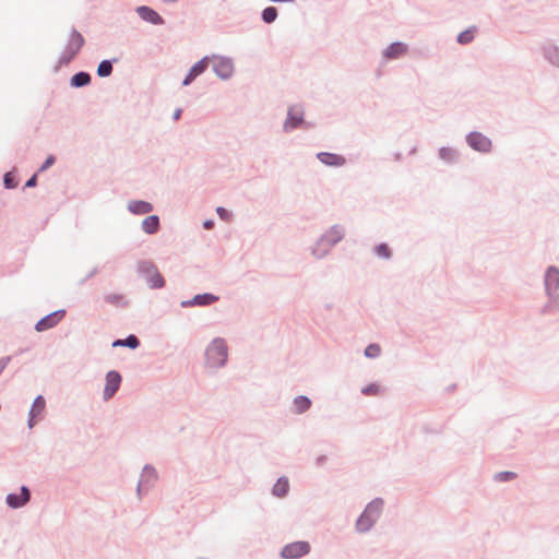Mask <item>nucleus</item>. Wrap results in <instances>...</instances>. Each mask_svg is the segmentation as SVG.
Listing matches in <instances>:
<instances>
[{"label": "nucleus", "instance_id": "nucleus-43", "mask_svg": "<svg viewBox=\"0 0 559 559\" xmlns=\"http://www.w3.org/2000/svg\"><path fill=\"white\" fill-rule=\"evenodd\" d=\"M180 115H181V109H177L174 114V119L175 120H178L180 118Z\"/></svg>", "mask_w": 559, "mask_h": 559}, {"label": "nucleus", "instance_id": "nucleus-25", "mask_svg": "<svg viewBox=\"0 0 559 559\" xmlns=\"http://www.w3.org/2000/svg\"><path fill=\"white\" fill-rule=\"evenodd\" d=\"M475 32L476 28L473 27L460 33L457 36V41L462 45L471 43L474 39Z\"/></svg>", "mask_w": 559, "mask_h": 559}, {"label": "nucleus", "instance_id": "nucleus-17", "mask_svg": "<svg viewBox=\"0 0 559 559\" xmlns=\"http://www.w3.org/2000/svg\"><path fill=\"white\" fill-rule=\"evenodd\" d=\"M128 209L134 214H147L153 210V206L151 203L145 201H131L128 204Z\"/></svg>", "mask_w": 559, "mask_h": 559}, {"label": "nucleus", "instance_id": "nucleus-38", "mask_svg": "<svg viewBox=\"0 0 559 559\" xmlns=\"http://www.w3.org/2000/svg\"><path fill=\"white\" fill-rule=\"evenodd\" d=\"M216 212H217L218 216H219L222 219H224V221H229L230 215H229V213H228L224 207H221V206H219V207H217V209H216Z\"/></svg>", "mask_w": 559, "mask_h": 559}, {"label": "nucleus", "instance_id": "nucleus-42", "mask_svg": "<svg viewBox=\"0 0 559 559\" xmlns=\"http://www.w3.org/2000/svg\"><path fill=\"white\" fill-rule=\"evenodd\" d=\"M112 346H124V340H117L114 342Z\"/></svg>", "mask_w": 559, "mask_h": 559}, {"label": "nucleus", "instance_id": "nucleus-22", "mask_svg": "<svg viewBox=\"0 0 559 559\" xmlns=\"http://www.w3.org/2000/svg\"><path fill=\"white\" fill-rule=\"evenodd\" d=\"M289 488L288 480L286 478H280L273 487V493L277 497H284Z\"/></svg>", "mask_w": 559, "mask_h": 559}, {"label": "nucleus", "instance_id": "nucleus-10", "mask_svg": "<svg viewBox=\"0 0 559 559\" xmlns=\"http://www.w3.org/2000/svg\"><path fill=\"white\" fill-rule=\"evenodd\" d=\"M317 157L321 163L328 166L341 167L346 163L344 156L334 153L321 152Z\"/></svg>", "mask_w": 559, "mask_h": 559}, {"label": "nucleus", "instance_id": "nucleus-9", "mask_svg": "<svg viewBox=\"0 0 559 559\" xmlns=\"http://www.w3.org/2000/svg\"><path fill=\"white\" fill-rule=\"evenodd\" d=\"M209 63H210V58L209 57H204L202 60L197 62L191 68L189 74L183 80L182 84L186 85V86L189 85L197 76H199L200 74H202L206 70Z\"/></svg>", "mask_w": 559, "mask_h": 559}, {"label": "nucleus", "instance_id": "nucleus-30", "mask_svg": "<svg viewBox=\"0 0 559 559\" xmlns=\"http://www.w3.org/2000/svg\"><path fill=\"white\" fill-rule=\"evenodd\" d=\"M381 349H380V346L377 345V344H371L369 345L366 349H365V355L368 357V358H376L379 356Z\"/></svg>", "mask_w": 559, "mask_h": 559}, {"label": "nucleus", "instance_id": "nucleus-29", "mask_svg": "<svg viewBox=\"0 0 559 559\" xmlns=\"http://www.w3.org/2000/svg\"><path fill=\"white\" fill-rule=\"evenodd\" d=\"M106 301L109 302V304H112V305H123L126 301H124V296L120 295V294H110V295H107L105 297Z\"/></svg>", "mask_w": 559, "mask_h": 559}, {"label": "nucleus", "instance_id": "nucleus-36", "mask_svg": "<svg viewBox=\"0 0 559 559\" xmlns=\"http://www.w3.org/2000/svg\"><path fill=\"white\" fill-rule=\"evenodd\" d=\"M549 60L559 67V51L557 49H551L548 51Z\"/></svg>", "mask_w": 559, "mask_h": 559}, {"label": "nucleus", "instance_id": "nucleus-34", "mask_svg": "<svg viewBox=\"0 0 559 559\" xmlns=\"http://www.w3.org/2000/svg\"><path fill=\"white\" fill-rule=\"evenodd\" d=\"M3 182H4L5 188H8V189L15 188V186H16V183L14 181V177L12 176L11 173H8L4 175Z\"/></svg>", "mask_w": 559, "mask_h": 559}, {"label": "nucleus", "instance_id": "nucleus-27", "mask_svg": "<svg viewBox=\"0 0 559 559\" xmlns=\"http://www.w3.org/2000/svg\"><path fill=\"white\" fill-rule=\"evenodd\" d=\"M277 16V10L274 7H269L263 10L262 19L265 23H272Z\"/></svg>", "mask_w": 559, "mask_h": 559}, {"label": "nucleus", "instance_id": "nucleus-14", "mask_svg": "<svg viewBox=\"0 0 559 559\" xmlns=\"http://www.w3.org/2000/svg\"><path fill=\"white\" fill-rule=\"evenodd\" d=\"M407 52V45L403 43H393L384 51L386 59L400 58Z\"/></svg>", "mask_w": 559, "mask_h": 559}, {"label": "nucleus", "instance_id": "nucleus-32", "mask_svg": "<svg viewBox=\"0 0 559 559\" xmlns=\"http://www.w3.org/2000/svg\"><path fill=\"white\" fill-rule=\"evenodd\" d=\"M376 252L379 257L388 259L391 255L390 248L385 243L377 246Z\"/></svg>", "mask_w": 559, "mask_h": 559}, {"label": "nucleus", "instance_id": "nucleus-23", "mask_svg": "<svg viewBox=\"0 0 559 559\" xmlns=\"http://www.w3.org/2000/svg\"><path fill=\"white\" fill-rule=\"evenodd\" d=\"M376 522V520H373L372 516H366V514H361L360 518L358 519L357 521V528L358 531L360 532H366L368 531L372 524Z\"/></svg>", "mask_w": 559, "mask_h": 559}, {"label": "nucleus", "instance_id": "nucleus-1", "mask_svg": "<svg viewBox=\"0 0 559 559\" xmlns=\"http://www.w3.org/2000/svg\"><path fill=\"white\" fill-rule=\"evenodd\" d=\"M227 359V345L224 340L216 338L206 349V361L211 367H221Z\"/></svg>", "mask_w": 559, "mask_h": 559}, {"label": "nucleus", "instance_id": "nucleus-41", "mask_svg": "<svg viewBox=\"0 0 559 559\" xmlns=\"http://www.w3.org/2000/svg\"><path fill=\"white\" fill-rule=\"evenodd\" d=\"M214 223L212 221L204 222L203 226L205 229H211L213 227Z\"/></svg>", "mask_w": 559, "mask_h": 559}, {"label": "nucleus", "instance_id": "nucleus-12", "mask_svg": "<svg viewBox=\"0 0 559 559\" xmlns=\"http://www.w3.org/2000/svg\"><path fill=\"white\" fill-rule=\"evenodd\" d=\"M28 500H29V491L25 486H23L21 488L20 495L10 493L7 497V503L11 508H20V507L24 506Z\"/></svg>", "mask_w": 559, "mask_h": 559}, {"label": "nucleus", "instance_id": "nucleus-31", "mask_svg": "<svg viewBox=\"0 0 559 559\" xmlns=\"http://www.w3.org/2000/svg\"><path fill=\"white\" fill-rule=\"evenodd\" d=\"M516 477V474L513 472H500L496 474L495 479L498 481H507L514 479Z\"/></svg>", "mask_w": 559, "mask_h": 559}, {"label": "nucleus", "instance_id": "nucleus-19", "mask_svg": "<svg viewBox=\"0 0 559 559\" xmlns=\"http://www.w3.org/2000/svg\"><path fill=\"white\" fill-rule=\"evenodd\" d=\"M310 406L311 401L307 396L300 395L294 400V408L297 414L306 412Z\"/></svg>", "mask_w": 559, "mask_h": 559}, {"label": "nucleus", "instance_id": "nucleus-13", "mask_svg": "<svg viewBox=\"0 0 559 559\" xmlns=\"http://www.w3.org/2000/svg\"><path fill=\"white\" fill-rule=\"evenodd\" d=\"M546 288L549 293H554L559 288V270L551 266L547 270L545 278Z\"/></svg>", "mask_w": 559, "mask_h": 559}, {"label": "nucleus", "instance_id": "nucleus-40", "mask_svg": "<svg viewBox=\"0 0 559 559\" xmlns=\"http://www.w3.org/2000/svg\"><path fill=\"white\" fill-rule=\"evenodd\" d=\"M36 181H37V177L36 175H34L32 178H29L27 181H26V187H34L36 185Z\"/></svg>", "mask_w": 559, "mask_h": 559}, {"label": "nucleus", "instance_id": "nucleus-4", "mask_svg": "<svg viewBox=\"0 0 559 559\" xmlns=\"http://www.w3.org/2000/svg\"><path fill=\"white\" fill-rule=\"evenodd\" d=\"M210 62H212V67L219 78L227 79L233 74L234 66L230 59L213 57L210 58Z\"/></svg>", "mask_w": 559, "mask_h": 559}, {"label": "nucleus", "instance_id": "nucleus-18", "mask_svg": "<svg viewBox=\"0 0 559 559\" xmlns=\"http://www.w3.org/2000/svg\"><path fill=\"white\" fill-rule=\"evenodd\" d=\"M159 226V218L156 215L147 216L142 222L143 230L147 234H154L157 231Z\"/></svg>", "mask_w": 559, "mask_h": 559}, {"label": "nucleus", "instance_id": "nucleus-3", "mask_svg": "<svg viewBox=\"0 0 559 559\" xmlns=\"http://www.w3.org/2000/svg\"><path fill=\"white\" fill-rule=\"evenodd\" d=\"M310 551V545L307 542H294L292 544L286 545L282 549V557L285 559H297Z\"/></svg>", "mask_w": 559, "mask_h": 559}, {"label": "nucleus", "instance_id": "nucleus-16", "mask_svg": "<svg viewBox=\"0 0 559 559\" xmlns=\"http://www.w3.org/2000/svg\"><path fill=\"white\" fill-rule=\"evenodd\" d=\"M138 13L143 20L153 24H160L163 22L159 14L147 7H140Z\"/></svg>", "mask_w": 559, "mask_h": 559}, {"label": "nucleus", "instance_id": "nucleus-2", "mask_svg": "<svg viewBox=\"0 0 559 559\" xmlns=\"http://www.w3.org/2000/svg\"><path fill=\"white\" fill-rule=\"evenodd\" d=\"M84 45V38L78 31H72L69 36L68 45L60 57V63L68 64L81 50Z\"/></svg>", "mask_w": 559, "mask_h": 559}, {"label": "nucleus", "instance_id": "nucleus-33", "mask_svg": "<svg viewBox=\"0 0 559 559\" xmlns=\"http://www.w3.org/2000/svg\"><path fill=\"white\" fill-rule=\"evenodd\" d=\"M440 157L450 162L454 157V152L451 148L443 147L440 150Z\"/></svg>", "mask_w": 559, "mask_h": 559}, {"label": "nucleus", "instance_id": "nucleus-26", "mask_svg": "<svg viewBox=\"0 0 559 559\" xmlns=\"http://www.w3.org/2000/svg\"><path fill=\"white\" fill-rule=\"evenodd\" d=\"M111 72H112V66H111L110 61L104 60L99 63V66L97 68V74L99 76H102V78L108 76V75H110Z\"/></svg>", "mask_w": 559, "mask_h": 559}, {"label": "nucleus", "instance_id": "nucleus-28", "mask_svg": "<svg viewBox=\"0 0 559 559\" xmlns=\"http://www.w3.org/2000/svg\"><path fill=\"white\" fill-rule=\"evenodd\" d=\"M365 395H378L381 392V386L378 383H371L361 390Z\"/></svg>", "mask_w": 559, "mask_h": 559}, {"label": "nucleus", "instance_id": "nucleus-6", "mask_svg": "<svg viewBox=\"0 0 559 559\" xmlns=\"http://www.w3.org/2000/svg\"><path fill=\"white\" fill-rule=\"evenodd\" d=\"M467 143L476 151L489 152L491 148V141L479 132H472L467 135Z\"/></svg>", "mask_w": 559, "mask_h": 559}, {"label": "nucleus", "instance_id": "nucleus-21", "mask_svg": "<svg viewBox=\"0 0 559 559\" xmlns=\"http://www.w3.org/2000/svg\"><path fill=\"white\" fill-rule=\"evenodd\" d=\"M91 76L86 72H79L71 79V85L75 87H82L90 83Z\"/></svg>", "mask_w": 559, "mask_h": 559}, {"label": "nucleus", "instance_id": "nucleus-5", "mask_svg": "<svg viewBox=\"0 0 559 559\" xmlns=\"http://www.w3.org/2000/svg\"><path fill=\"white\" fill-rule=\"evenodd\" d=\"M121 383V376L117 371H109L106 376L104 400L108 401L118 391Z\"/></svg>", "mask_w": 559, "mask_h": 559}, {"label": "nucleus", "instance_id": "nucleus-24", "mask_svg": "<svg viewBox=\"0 0 559 559\" xmlns=\"http://www.w3.org/2000/svg\"><path fill=\"white\" fill-rule=\"evenodd\" d=\"M301 120L302 118L300 115L289 111L288 118L285 122V129L290 130L297 128L301 123Z\"/></svg>", "mask_w": 559, "mask_h": 559}, {"label": "nucleus", "instance_id": "nucleus-20", "mask_svg": "<svg viewBox=\"0 0 559 559\" xmlns=\"http://www.w3.org/2000/svg\"><path fill=\"white\" fill-rule=\"evenodd\" d=\"M381 508H382V501H380V500L372 501L371 503H369L367 506V508L364 511V514H366V516H372L373 520H377L380 515Z\"/></svg>", "mask_w": 559, "mask_h": 559}, {"label": "nucleus", "instance_id": "nucleus-39", "mask_svg": "<svg viewBox=\"0 0 559 559\" xmlns=\"http://www.w3.org/2000/svg\"><path fill=\"white\" fill-rule=\"evenodd\" d=\"M55 163V157L53 156H49L46 162L44 163V165L40 167V170H45L47 169L48 167H50L52 164Z\"/></svg>", "mask_w": 559, "mask_h": 559}, {"label": "nucleus", "instance_id": "nucleus-7", "mask_svg": "<svg viewBox=\"0 0 559 559\" xmlns=\"http://www.w3.org/2000/svg\"><path fill=\"white\" fill-rule=\"evenodd\" d=\"M46 407V401L41 395H38L29 409L28 427L33 428L36 421L41 417Z\"/></svg>", "mask_w": 559, "mask_h": 559}, {"label": "nucleus", "instance_id": "nucleus-11", "mask_svg": "<svg viewBox=\"0 0 559 559\" xmlns=\"http://www.w3.org/2000/svg\"><path fill=\"white\" fill-rule=\"evenodd\" d=\"M144 272L147 274V282L152 288H162L165 285L163 276L154 265L147 264Z\"/></svg>", "mask_w": 559, "mask_h": 559}, {"label": "nucleus", "instance_id": "nucleus-35", "mask_svg": "<svg viewBox=\"0 0 559 559\" xmlns=\"http://www.w3.org/2000/svg\"><path fill=\"white\" fill-rule=\"evenodd\" d=\"M139 344L140 342L134 335H130L124 340V346H128L130 348H136Z\"/></svg>", "mask_w": 559, "mask_h": 559}, {"label": "nucleus", "instance_id": "nucleus-37", "mask_svg": "<svg viewBox=\"0 0 559 559\" xmlns=\"http://www.w3.org/2000/svg\"><path fill=\"white\" fill-rule=\"evenodd\" d=\"M325 238L328 241L335 242L342 238V235L335 229V230H331L329 234H326Z\"/></svg>", "mask_w": 559, "mask_h": 559}, {"label": "nucleus", "instance_id": "nucleus-15", "mask_svg": "<svg viewBox=\"0 0 559 559\" xmlns=\"http://www.w3.org/2000/svg\"><path fill=\"white\" fill-rule=\"evenodd\" d=\"M218 300V297L212 294H202L197 295L194 298L188 302H183V306H206L211 305Z\"/></svg>", "mask_w": 559, "mask_h": 559}, {"label": "nucleus", "instance_id": "nucleus-8", "mask_svg": "<svg viewBox=\"0 0 559 559\" xmlns=\"http://www.w3.org/2000/svg\"><path fill=\"white\" fill-rule=\"evenodd\" d=\"M63 313V311H56L40 319L35 325L36 331L43 332L53 328L62 319Z\"/></svg>", "mask_w": 559, "mask_h": 559}]
</instances>
